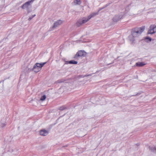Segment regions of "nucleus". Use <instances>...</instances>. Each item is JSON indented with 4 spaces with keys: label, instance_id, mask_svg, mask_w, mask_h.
I'll return each mask as SVG.
<instances>
[{
    "label": "nucleus",
    "instance_id": "obj_14",
    "mask_svg": "<svg viewBox=\"0 0 156 156\" xmlns=\"http://www.w3.org/2000/svg\"><path fill=\"white\" fill-rule=\"evenodd\" d=\"M46 98V96L45 95H44L43 96H42L41 99L40 100L42 101H43Z\"/></svg>",
    "mask_w": 156,
    "mask_h": 156
},
{
    "label": "nucleus",
    "instance_id": "obj_10",
    "mask_svg": "<svg viewBox=\"0 0 156 156\" xmlns=\"http://www.w3.org/2000/svg\"><path fill=\"white\" fill-rule=\"evenodd\" d=\"M77 62L76 61H75L74 60H71V61H66L65 62V64H77Z\"/></svg>",
    "mask_w": 156,
    "mask_h": 156
},
{
    "label": "nucleus",
    "instance_id": "obj_4",
    "mask_svg": "<svg viewBox=\"0 0 156 156\" xmlns=\"http://www.w3.org/2000/svg\"><path fill=\"white\" fill-rule=\"evenodd\" d=\"M46 63V62H45L44 63H37L35 64V65H34V66H35L37 68H39L38 70H37V71H40L42 67Z\"/></svg>",
    "mask_w": 156,
    "mask_h": 156
},
{
    "label": "nucleus",
    "instance_id": "obj_13",
    "mask_svg": "<svg viewBox=\"0 0 156 156\" xmlns=\"http://www.w3.org/2000/svg\"><path fill=\"white\" fill-rule=\"evenodd\" d=\"M39 68H37L35 66H34L33 69L34 72H35L36 73H37L40 71H37V70H39Z\"/></svg>",
    "mask_w": 156,
    "mask_h": 156
},
{
    "label": "nucleus",
    "instance_id": "obj_22",
    "mask_svg": "<svg viewBox=\"0 0 156 156\" xmlns=\"http://www.w3.org/2000/svg\"><path fill=\"white\" fill-rule=\"evenodd\" d=\"M18 154V153L17 152L16 153V156H17V155Z\"/></svg>",
    "mask_w": 156,
    "mask_h": 156
},
{
    "label": "nucleus",
    "instance_id": "obj_2",
    "mask_svg": "<svg viewBox=\"0 0 156 156\" xmlns=\"http://www.w3.org/2000/svg\"><path fill=\"white\" fill-rule=\"evenodd\" d=\"M98 14V12H94L91 13L87 17L83 18L82 19H79L76 23V25L78 26H80L82 24H84L88 21L91 18L93 17Z\"/></svg>",
    "mask_w": 156,
    "mask_h": 156
},
{
    "label": "nucleus",
    "instance_id": "obj_18",
    "mask_svg": "<svg viewBox=\"0 0 156 156\" xmlns=\"http://www.w3.org/2000/svg\"><path fill=\"white\" fill-rule=\"evenodd\" d=\"M32 18V17H30L29 18V20H30Z\"/></svg>",
    "mask_w": 156,
    "mask_h": 156
},
{
    "label": "nucleus",
    "instance_id": "obj_6",
    "mask_svg": "<svg viewBox=\"0 0 156 156\" xmlns=\"http://www.w3.org/2000/svg\"><path fill=\"white\" fill-rule=\"evenodd\" d=\"M62 23V20H58L55 22L54 25L53 27V28H55L61 25Z\"/></svg>",
    "mask_w": 156,
    "mask_h": 156
},
{
    "label": "nucleus",
    "instance_id": "obj_5",
    "mask_svg": "<svg viewBox=\"0 0 156 156\" xmlns=\"http://www.w3.org/2000/svg\"><path fill=\"white\" fill-rule=\"evenodd\" d=\"M154 33H155V32L154 30V25H152L150 26L148 33V34H153Z\"/></svg>",
    "mask_w": 156,
    "mask_h": 156
},
{
    "label": "nucleus",
    "instance_id": "obj_21",
    "mask_svg": "<svg viewBox=\"0 0 156 156\" xmlns=\"http://www.w3.org/2000/svg\"><path fill=\"white\" fill-rule=\"evenodd\" d=\"M36 16V15L35 14H34V15H33L32 16V18H33L35 16Z\"/></svg>",
    "mask_w": 156,
    "mask_h": 156
},
{
    "label": "nucleus",
    "instance_id": "obj_7",
    "mask_svg": "<svg viewBox=\"0 0 156 156\" xmlns=\"http://www.w3.org/2000/svg\"><path fill=\"white\" fill-rule=\"evenodd\" d=\"M123 16L121 15H116L113 18V21L117 22L122 18Z\"/></svg>",
    "mask_w": 156,
    "mask_h": 156
},
{
    "label": "nucleus",
    "instance_id": "obj_16",
    "mask_svg": "<svg viewBox=\"0 0 156 156\" xmlns=\"http://www.w3.org/2000/svg\"><path fill=\"white\" fill-rule=\"evenodd\" d=\"M63 82V80L61 79V80H58V81H57V83H61Z\"/></svg>",
    "mask_w": 156,
    "mask_h": 156
},
{
    "label": "nucleus",
    "instance_id": "obj_15",
    "mask_svg": "<svg viewBox=\"0 0 156 156\" xmlns=\"http://www.w3.org/2000/svg\"><path fill=\"white\" fill-rule=\"evenodd\" d=\"M66 107L65 106H62L59 108V109L60 110H63L66 109Z\"/></svg>",
    "mask_w": 156,
    "mask_h": 156
},
{
    "label": "nucleus",
    "instance_id": "obj_12",
    "mask_svg": "<svg viewBox=\"0 0 156 156\" xmlns=\"http://www.w3.org/2000/svg\"><path fill=\"white\" fill-rule=\"evenodd\" d=\"M145 64L142 62H137L136 63V65L137 66L140 67L145 65Z\"/></svg>",
    "mask_w": 156,
    "mask_h": 156
},
{
    "label": "nucleus",
    "instance_id": "obj_11",
    "mask_svg": "<svg viewBox=\"0 0 156 156\" xmlns=\"http://www.w3.org/2000/svg\"><path fill=\"white\" fill-rule=\"evenodd\" d=\"M81 3L80 0H74L73 3L75 5H80Z\"/></svg>",
    "mask_w": 156,
    "mask_h": 156
},
{
    "label": "nucleus",
    "instance_id": "obj_8",
    "mask_svg": "<svg viewBox=\"0 0 156 156\" xmlns=\"http://www.w3.org/2000/svg\"><path fill=\"white\" fill-rule=\"evenodd\" d=\"M40 134L41 136H46L47 135L48 133V132L45 129L41 130L40 132Z\"/></svg>",
    "mask_w": 156,
    "mask_h": 156
},
{
    "label": "nucleus",
    "instance_id": "obj_20",
    "mask_svg": "<svg viewBox=\"0 0 156 156\" xmlns=\"http://www.w3.org/2000/svg\"><path fill=\"white\" fill-rule=\"evenodd\" d=\"M92 76V74H90L88 75H86V76Z\"/></svg>",
    "mask_w": 156,
    "mask_h": 156
},
{
    "label": "nucleus",
    "instance_id": "obj_17",
    "mask_svg": "<svg viewBox=\"0 0 156 156\" xmlns=\"http://www.w3.org/2000/svg\"><path fill=\"white\" fill-rule=\"evenodd\" d=\"M154 30L155 33H156V25H154Z\"/></svg>",
    "mask_w": 156,
    "mask_h": 156
},
{
    "label": "nucleus",
    "instance_id": "obj_3",
    "mask_svg": "<svg viewBox=\"0 0 156 156\" xmlns=\"http://www.w3.org/2000/svg\"><path fill=\"white\" fill-rule=\"evenodd\" d=\"M34 1V0H31L27 2L21 6V8L23 9H28V7L32 4Z\"/></svg>",
    "mask_w": 156,
    "mask_h": 156
},
{
    "label": "nucleus",
    "instance_id": "obj_1",
    "mask_svg": "<svg viewBox=\"0 0 156 156\" xmlns=\"http://www.w3.org/2000/svg\"><path fill=\"white\" fill-rule=\"evenodd\" d=\"M145 30V27L142 26L138 29L133 30L132 32V35L129 36V40L131 43H133L135 41L134 37H137L140 35Z\"/></svg>",
    "mask_w": 156,
    "mask_h": 156
},
{
    "label": "nucleus",
    "instance_id": "obj_19",
    "mask_svg": "<svg viewBox=\"0 0 156 156\" xmlns=\"http://www.w3.org/2000/svg\"><path fill=\"white\" fill-rule=\"evenodd\" d=\"M147 39H148L150 41H151V39L150 38H147Z\"/></svg>",
    "mask_w": 156,
    "mask_h": 156
},
{
    "label": "nucleus",
    "instance_id": "obj_9",
    "mask_svg": "<svg viewBox=\"0 0 156 156\" xmlns=\"http://www.w3.org/2000/svg\"><path fill=\"white\" fill-rule=\"evenodd\" d=\"M84 52L82 51H79L75 55V57H81L84 55Z\"/></svg>",
    "mask_w": 156,
    "mask_h": 156
}]
</instances>
